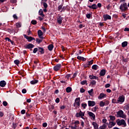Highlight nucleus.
I'll return each mask as SVG.
<instances>
[{
	"label": "nucleus",
	"mask_w": 129,
	"mask_h": 129,
	"mask_svg": "<svg viewBox=\"0 0 129 129\" xmlns=\"http://www.w3.org/2000/svg\"><path fill=\"white\" fill-rule=\"evenodd\" d=\"M128 42L127 41H124L123 42H122L121 45L122 48H125L127 46Z\"/></svg>",
	"instance_id": "obj_24"
},
{
	"label": "nucleus",
	"mask_w": 129,
	"mask_h": 129,
	"mask_svg": "<svg viewBox=\"0 0 129 129\" xmlns=\"http://www.w3.org/2000/svg\"><path fill=\"white\" fill-rule=\"evenodd\" d=\"M61 67H62L61 64L58 63L56 65H55L53 67V70L55 72H58V71H59L60 70V68H61Z\"/></svg>",
	"instance_id": "obj_5"
},
{
	"label": "nucleus",
	"mask_w": 129,
	"mask_h": 129,
	"mask_svg": "<svg viewBox=\"0 0 129 129\" xmlns=\"http://www.w3.org/2000/svg\"><path fill=\"white\" fill-rule=\"evenodd\" d=\"M43 7H44V8L47 9V7H48L47 3L44 2L43 3Z\"/></svg>",
	"instance_id": "obj_51"
},
{
	"label": "nucleus",
	"mask_w": 129,
	"mask_h": 129,
	"mask_svg": "<svg viewBox=\"0 0 129 129\" xmlns=\"http://www.w3.org/2000/svg\"><path fill=\"white\" fill-rule=\"evenodd\" d=\"M59 102H60L59 98H57L56 99H55V103H59Z\"/></svg>",
	"instance_id": "obj_59"
},
{
	"label": "nucleus",
	"mask_w": 129,
	"mask_h": 129,
	"mask_svg": "<svg viewBox=\"0 0 129 129\" xmlns=\"http://www.w3.org/2000/svg\"><path fill=\"white\" fill-rule=\"evenodd\" d=\"M119 9L120 10L121 12L125 13L128 10V8H127V3L125 2H123V3L120 4V7H119Z\"/></svg>",
	"instance_id": "obj_1"
},
{
	"label": "nucleus",
	"mask_w": 129,
	"mask_h": 129,
	"mask_svg": "<svg viewBox=\"0 0 129 129\" xmlns=\"http://www.w3.org/2000/svg\"><path fill=\"white\" fill-rule=\"evenodd\" d=\"M97 6V7H98V8H101V7L102 6V4H101V3H98Z\"/></svg>",
	"instance_id": "obj_63"
},
{
	"label": "nucleus",
	"mask_w": 129,
	"mask_h": 129,
	"mask_svg": "<svg viewBox=\"0 0 129 129\" xmlns=\"http://www.w3.org/2000/svg\"><path fill=\"white\" fill-rule=\"evenodd\" d=\"M85 91H86V90H85V89H83V88H81V89H80V92L81 93H84Z\"/></svg>",
	"instance_id": "obj_50"
},
{
	"label": "nucleus",
	"mask_w": 129,
	"mask_h": 129,
	"mask_svg": "<svg viewBox=\"0 0 129 129\" xmlns=\"http://www.w3.org/2000/svg\"><path fill=\"white\" fill-rule=\"evenodd\" d=\"M89 78H90V79L91 80L95 79V80H99V78L94 75H90V76H89Z\"/></svg>",
	"instance_id": "obj_19"
},
{
	"label": "nucleus",
	"mask_w": 129,
	"mask_h": 129,
	"mask_svg": "<svg viewBox=\"0 0 129 129\" xmlns=\"http://www.w3.org/2000/svg\"><path fill=\"white\" fill-rule=\"evenodd\" d=\"M37 33H38V37L42 36L43 35V32H42L41 30H38Z\"/></svg>",
	"instance_id": "obj_31"
},
{
	"label": "nucleus",
	"mask_w": 129,
	"mask_h": 129,
	"mask_svg": "<svg viewBox=\"0 0 129 129\" xmlns=\"http://www.w3.org/2000/svg\"><path fill=\"white\" fill-rule=\"evenodd\" d=\"M86 63L88 64L89 65L92 66L93 64V60L92 59V60L87 62Z\"/></svg>",
	"instance_id": "obj_47"
},
{
	"label": "nucleus",
	"mask_w": 129,
	"mask_h": 129,
	"mask_svg": "<svg viewBox=\"0 0 129 129\" xmlns=\"http://www.w3.org/2000/svg\"><path fill=\"white\" fill-rule=\"evenodd\" d=\"M72 88L70 87H68V88H66V92L67 93H70L72 92Z\"/></svg>",
	"instance_id": "obj_32"
},
{
	"label": "nucleus",
	"mask_w": 129,
	"mask_h": 129,
	"mask_svg": "<svg viewBox=\"0 0 129 129\" xmlns=\"http://www.w3.org/2000/svg\"><path fill=\"white\" fill-rule=\"evenodd\" d=\"M24 37L27 40H28V42H31L33 40H35V38L31 36H27L26 34L24 35Z\"/></svg>",
	"instance_id": "obj_9"
},
{
	"label": "nucleus",
	"mask_w": 129,
	"mask_h": 129,
	"mask_svg": "<svg viewBox=\"0 0 129 129\" xmlns=\"http://www.w3.org/2000/svg\"><path fill=\"white\" fill-rule=\"evenodd\" d=\"M8 102H7L6 101H3V106H8Z\"/></svg>",
	"instance_id": "obj_48"
},
{
	"label": "nucleus",
	"mask_w": 129,
	"mask_h": 129,
	"mask_svg": "<svg viewBox=\"0 0 129 129\" xmlns=\"http://www.w3.org/2000/svg\"><path fill=\"white\" fill-rule=\"evenodd\" d=\"M81 85H87L88 84L87 83V81L85 80V81H83L81 82Z\"/></svg>",
	"instance_id": "obj_43"
},
{
	"label": "nucleus",
	"mask_w": 129,
	"mask_h": 129,
	"mask_svg": "<svg viewBox=\"0 0 129 129\" xmlns=\"http://www.w3.org/2000/svg\"><path fill=\"white\" fill-rule=\"evenodd\" d=\"M92 125L94 126V129H98V124L95 122H92Z\"/></svg>",
	"instance_id": "obj_26"
},
{
	"label": "nucleus",
	"mask_w": 129,
	"mask_h": 129,
	"mask_svg": "<svg viewBox=\"0 0 129 129\" xmlns=\"http://www.w3.org/2000/svg\"><path fill=\"white\" fill-rule=\"evenodd\" d=\"M22 93H23V94H26L27 93V90L26 89H23L22 90Z\"/></svg>",
	"instance_id": "obj_58"
},
{
	"label": "nucleus",
	"mask_w": 129,
	"mask_h": 129,
	"mask_svg": "<svg viewBox=\"0 0 129 129\" xmlns=\"http://www.w3.org/2000/svg\"><path fill=\"white\" fill-rule=\"evenodd\" d=\"M8 32L9 33H14V35H15V33H17V31L16 30L15 28L14 29H8Z\"/></svg>",
	"instance_id": "obj_15"
},
{
	"label": "nucleus",
	"mask_w": 129,
	"mask_h": 129,
	"mask_svg": "<svg viewBox=\"0 0 129 129\" xmlns=\"http://www.w3.org/2000/svg\"><path fill=\"white\" fill-rule=\"evenodd\" d=\"M56 19L57 24H58L59 25H61L62 24V20H63L64 18L63 17H62L61 16L59 15L56 17Z\"/></svg>",
	"instance_id": "obj_6"
},
{
	"label": "nucleus",
	"mask_w": 129,
	"mask_h": 129,
	"mask_svg": "<svg viewBox=\"0 0 129 129\" xmlns=\"http://www.w3.org/2000/svg\"><path fill=\"white\" fill-rule=\"evenodd\" d=\"M38 82H39V81H38V80L34 79V80L31 81L30 84L31 85H35V84H37Z\"/></svg>",
	"instance_id": "obj_22"
},
{
	"label": "nucleus",
	"mask_w": 129,
	"mask_h": 129,
	"mask_svg": "<svg viewBox=\"0 0 129 129\" xmlns=\"http://www.w3.org/2000/svg\"><path fill=\"white\" fill-rule=\"evenodd\" d=\"M39 15L41 16L42 17H45V15L43 14V10L40 9L39 12H38Z\"/></svg>",
	"instance_id": "obj_27"
},
{
	"label": "nucleus",
	"mask_w": 129,
	"mask_h": 129,
	"mask_svg": "<svg viewBox=\"0 0 129 129\" xmlns=\"http://www.w3.org/2000/svg\"><path fill=\"white\" fill-rule=\"evenodd\" d=\"M111 103L114 104L120 103L117 100H116V99H112L111 100Z\"/></svg>",
	"instance_id": "obj_28"
},
{
	"label": "nucleus",
	"mask_w": 129,
	"mask_h": 129,
	"mask_svg": "<svg viewBox=\"0 0 129 129\" xmlns=\"http://www.w3.org/2000/svg\"><path fill=\"white\" fill-rule=\"evenodd\" d=\"M36 41L37 43L39 44H41V43L43 41V40H42V39L41 40L39 38H36Z\"/></svg>",
	"instance_id": "obj_38"
},
{
	"label": "nucleus",
	"mask_w": 129,
	"mask_h": 129,
	"mask_svg": "<svg viewBox=\"0 0 129 129\" xmlns=\"http://www.w3.org/2000/svg\"><path fill=\"white\" fill-rule=\"evenodd\" d=\"M38 52L40 53V54H44L45 53V50L43 47L38 46Z\"/></svg>",
	"instance_id": "obj_11"
},
{
	"label": "nucleus",
	"mask_w": 129,
	"mask_h": 129,
	"mask_svg": "<svg viewBox=\"0 0 129 129\" xmlns=\"http://www.w3.org/2000/svg\"><path fill=\"white\" fill-rule=\"evenodd\" d=\"M109 118H110V120L111 121H114L116 119L115 116H112V115H109Z\"/></svg>",
	"instance_id": "obj_36"
},
{
	"label": "nucleus",
	"mask_w": 129,
	"mask_h": 129,
	"mask_svg": "<svg viewBox=\"0 0 129 129\" xmlns=\"http://www.w3.org/2000/svg\"><path fill=\"white\" fill-rule=\"evenodd\" d=\"M124 126H126V123L125 122V120L123 119H122L121 120L119 121Z\"/></svg>",
	"instance_id": "obj_37"
},
{
	"label": "nucleus",
	"mask_w": 129,
	"mask_h": 129,
	"mask_svg": "<svg viewBox=\"0 0 129 129\" xmlns=\"http://www.w3.org/2000/svg\"><path fill=\"white\" fill-rule=\"evenodd\" d=\"M91 17V14H89L86 15V18L87 19H90Z\"/></svg>",
	"instance_id": "obj_52"
},
{
	"label": "nucleus",
	"mask_w": 129,
	"mask_h": 129,
	"mask_svg": "<svg viewBox=\"0 0 129 129\" xmlns=\"http://www.w3.org/2000/svg\"><path fill=\"white\" fill-rule=\"evenodd\" d=\"M20 122H18V123H12V128H13V129H16V128H17V125L19 124V123Z\"/></svg>",
	"instance_id": "obj_29"
},
{
	"label": "nucleus",
	"mask_w": 129,
	"mask_h": 129,
	"mask_svg": "<svg viewBox=\"0 0 129 129\" xmlns=\"http://www.w3.org/2000/svg\"><path fill=\"white\" fill-rule=\"evenodd\" d=\"M92 70L96 71L98 69H99V66H98L97 64H94L92 66Z\"/></svg>",
	"instance_id": "obj_25"
},
{
	"label": "nucleus",
	"mask_w": 129,
	"mask_h": 129,
	"mask_svg": "<svg viewBox=\"0 0 129 129\" xmlns=\"http://www.w3.org/2000/svg\"><path fill=\"white\" fill-rule=\"evenodd\" d=\"M62 8V5H60L58 6V7H57V11H60Z\"/></svg>",
	"instance_id": "obj_46"
},
{
	"label": "nucleus",
	"mask_w": 129,
	"mask_h": 129,
	"mask_svg": "<svg viewBox=\"0 0 129 129\" xmlns=\"http://www.w3.org/2000/svg\"><path fill=\"white\" fill-rule=\"evenodd\" d=\"M96 84H97V82H96V81L92 80V81L90 82V86L91 85L92 86H94L96 85Z\"/></svg>",
	"instance_id": "obj_30"
},
{
	"label": "nucleus",
	"mask_w": 129,
	"mask_h": 129,
	"mask_svg": "<svg viewBox=\"0 0 129 129\" xmlns=\"http://www.w3.org/2000/svg\"><path fill=\"white\" fill-rule=\"evenodd\" d=\"M97 109H99V107L97 106H95L92 108V112H96L97 111Z\"/></svg>",
	"instance_id": "obj_39"
},
{
	"label": "nucleus",
	"mask_w": 129,
	"mask_h": 129,
	"mask_svg": "<svg viewBox=\"0 0 129 129\" xmlns=\"http://www.w3.org/2000/svg\"><path fill=\"white\" fill-rule=\"evenodd\" d=\"M85 116V112H82L81 110L80 111L79 113H77L76 114V117H82Z\"/></svg>",
	"instance_id": "obj_8"
},
{
	"label": "nucleus",
	"mask_w": 129,
	"mask_h": 129,
	"mask_svg": "<svg viewBox=\"0 0 129 129\" xmlns=\"http://www.w3.org/2000/svg\"><path fill=\"white\" fill-rule=\"evenodd\" d=\"M48 50L49 51H52L53 50V48H54V45L52 44H49L48 45Z\"/></svg>",
	"instance_id": "obj_23"
},
{
	"label": "nucleus",
	"mask_w": 129,
	"mask_h": 129,
	"mask_svg": "<svg viewBox=\"0 0 129 129\" xmlns=\"http://www.w3.org/2000/svg\"><path fill=\"white\" fill-rule=\"evenodd\" d=\"M77 58L78 60H82L83 61H86V58L81 56H78Z\"/></svg>",
	"instance_id": "obj_20"
},
{
	"label": "nucleus",
	"mask_w": 129,
	"mask_h": 129,
	"mask_svg": "<svg viewBox=\"0 0 129 129\" xmlns=\"http://www.w3.org/2000/svg\"><path fill=\"white\" fill-rule=\"evenodd\" d=\"M13 18L15 20H17L18 19V17H17V15H16V14H14L13 15Z\"/></svg>",
	"instance_id": "obj_64"
},
{
	"label": "nucleus",
	"mask_w": 129,
	"mask_h": 129,
	"mask_svg": "<svg viewBox=\"0 0 129 129\" xmlns=\"http://www.w3.org/2000/svg\"><path fill=\"white\" fill-rule=\"evenodd\" d=\"M116 117H121L122 118H126V115L124 114L123 111L120 110L116 112Z\"/></svg>",
	"instance_id": "obj_3"
},
{
	"label": "nucleus",
	"mask_w": 129,
	"mask_h": 129,
	"mask_svg": "<svg viewBox=\"0 0 129 129\" xmlns=\"http://www.w3.org/2000/svg\"><path fill=\"white\" fill-rule=\"evenodd\" d=\"M87 7L92 10H97L98 7L97 5L93 4L92 6H87Z\"/></svg>",
	"instance_id": "obj_14"
},
{
	"label": "nucleus",
	"mask_w": 129,
	"mask_h": 129,
	"mask_svg": "<svg viewBox=\"0 0 129 129\" xmlns=\"http://www.w3.org/2000/svg\"><path fill=\"white\" fill-rule=\"evenodd\" d=\"M89 95H90V96H92L94 94L93 93V89H91L90 90H89L88 91Z\"/></svg>",
	"instance_id": "obj_33"
},
{
	"label": "nucleus",
	"mask_w": 129,
	"mask_h": 129,
	"mask_svg": "<svg viewBox=\"0 0 129 129\" xmlns=\"http://www.w3.org/2000/svg\"><path fill=\"white\" fill-rule=\"evenodd\" d=\"M117 100L120 103L124 102L125 101V96L122 95L119 96Z\"/></svg>",
	"instance_id": "obj_7"
},
{
	"label": "nucleus",
	"mask_w": 129,
	"mask_h": 129,
	"mask_svg": "<svg viewBox=\"0 0 129 129\" xmlns=\"http://www.w3.org/2000/svg\"><path fill=\"white\" fill-rule=\"evenodd\" d=\"M81 106L84 109H86L87 107V104L86 103H82Z\"/></svg>",
	"instance_id": "obj_35"
},
{
	"label": "nucleus",
	"mask_w": 129,
	"mask_h": 129,
	"mask_svg": "<svg viewBox=\"0 0 129 129\" xmlns=\"http://www.w3.org/2000/svg\"><path fill=\"white\" fill-rule=\"evenodd\" d=\"M110 87V84H106V85H105V88H108Z\"/></svg>",
	"instance_id": "obj_54"
},
{
	"label": "nucleus",
	"mask_w": 129,
	"mask_h": 129,
	"mask_svg": "<svg viewBox=\"0 0 129 129\" xmlns=\"http://www.w3.org/2000/svg\"><path fill=\"white\" fill-rule=\"evenodd\" d=\"M104 21H106L107 20H111V16L109 15L106 14L103 15Z\"/></svg>",
	"instance_id": "obj_12"
},
{
	"label": "nucleus",
	"mask_w": 129,
	"mask_h": 129,
	"mask_svg": "<svg viewBox=\"0 0 129 129\" xmlns=\"http://www.w3.org/2000/svg\"><path fill=\"white\" fill-rule=\"evenodd\" d=\"M87 114L90 116V117L93 118V120H95V115L92 112L87 111Z\"/></svg>",
	"instance_id": "obj_10"
},
{
	"label": "nucleus",
	"mask_w": 129,
	"mask_h": 129,
	"mask_svg": "<svg viewBox=\"0 0 129 129\" xmlns=\"http://www.w3.org/2000/svg\"><path fill=\"white\" fill-rule=\"evenodd\" d=\"M81 105V99L80 97H78L76 98L75 102L74 103V106L76 108H79Z\"/></svg>",
	"instance_id": "obj_2"
},
{
	"label": "nucleus",
	"mask_w": 129,
	"mask_h": 129,
	"mask_svg": "<svg viewBox=\"0 0 129 129\" xmlns=\"http://www.w3.org/2000/svg\"><path fill=\"white\" fill-rule=\"evenodd\" d=\"M116 125V123L114 122L113 121H109V125H108V128H111L112 127V126H114Z\"/></svg>",
	"instance_id": "obj_16"
},
{
	"label": "nucleus",
	"mask_w": 129,
	"mask_h": 129,
	"mask_svg": "<svg viewBox=\"0 0 129 129\" xmlns=\"http://www.w3.org/2000/svg\"><path fill=\"white\" fill-rule=\"evenodd\" d=\"M106 97V94H105L103 93H101L99 94V96H98V99H102V98Z\"/></svg>",
	"instance_id": "obj_18"
},
{
	"label": "nucleus",
	"mask_w": 129,
	"mask_h": 129,
	"mask_svg": "<svg viewBox=\"0 0 129 129\" xmlns=\"http://www.w3.org/2000/svg\"><path fill=\"white\" fill-rule=\"evenodd\" d=\"M31 24L34 25H35L37 24V21L34 20H33L31 21Z\"/></svg>",
	"instance_id": "obj_41"
},
{
	"label": "nucleus",
	"mask_w": 129,
	"mask_h": 129,
	"mask_svg": "<svg viewBox=\"0 0 129 129\" xmlns=\"http://www.w3.org/2000/svg\"><path fill=\"white\" fill-rule=\"evenodd\" d=\"M34 47V45L32 44L31 43H29L28 44H26L25 46H24V48L25 49H30V51L32 50V48Z\"/></svg>",
	"instance_id": "obj_4"
},
{
	"label": "nucleus",
	"mask_w": 129,
	"mask_h": 129,
	"mask_svg": "<svg viewBox=\"0 0 129 129\" xmlns=\"http://www.w3.org/2000/svg\"><path fill=\"white\" fill-rule=\"evenodd\" d=\"M47 126V123L46 122H44L42 123V126H43V127H46Z\"/></svg>",
	"instance_id": "obj_57"
},
{
	"label": "nucleus",
	"mask_w": 129,
	"mask_h": 129,
	"mask_svg": "<svg viewBox=\"0 0 129 129\" xmlns=\"http://www.w3.org/2000/svg\"><path fill=\"white\" fill-rule=\"evenodd\" d=\"M66 107V105H62V106L60 107V109L63 110V109H65Z\"/></svg>",
	"instance_id": "obj_60"
},
{
	"label": "nucleus",
	"mask_w": 129,
	"mask_h": 129,
	"mask_svg": "<svg viewBox=\"0 0 129 129\" xmlns=\"http://www.w3.org/2000/svg\"><path fill=\"white\" fill-rule=\"evenodd\" d=\"M124 109H125L126 110H129V104H127V105H125L124 106Z\"/></svg>",
	"instance_id": "obj_42"
},
{
	"label": "nucleus",
	"mask_w": 129,
	"mask_h": 129,
	"mask_svg": "<svg viewBox=\"0 0 129 129\" xmlns=\"http://www.w3.org/2000/svg\"><path fill=\"white\" fill-rule=\"evenodd\" d=\"M21 114H25L26 113V110L25 109H23L21 111Z\"/></svg>",
	"instance_id": "obj_56"
},
{
	"label": "nucleus",
	"mask_w": 129,
	"mask_h": 129,
	"mask_svg": "<svg viewBox=\"0 0 129 129\" xmlns=\"http://www.w3.org/2000/svg\"><path fill=\"white\" fill-rule=\"evenodd\" d=\"M106 71L105 70L103 69L101 70V72H100V76H104L105 75Z\"/></svg>",
	"instance_id": "obj_21"
},
{
	"label": "nucleus",
	"mask_w": 129,
	"mask_h": 129,
	"mask_svg": "<svg viewBox=\"0 0 129 129\" xmlns=\"http://www.w3.org/2000/svg\"><path fill=\"white\" fill-rule=\"evenodd\" d=\"M90 66H91V65L87 64L86 63L83 64V67H84V68H90Z\"/></svg>",
	"instance_id": "obj_40"
},
{
	"label": "nucleus",
	"mask_w": 129,
	"mask_h": 129,
	"mask_svg": "<svg viewBox=\"0 0 129 129\" xmlns=\"http://www.w3.org/2000/svg\"><path fill=\"white\" fill-rule=\"evenodd\" d=\"M16 27L20 28L21 27V24L17 23L16 24Z\"/></svg>",
	"instance_id": "obj_53"
},
{
	"label": "nucleus",
	"mask_w": 129,
	"mask_h": 129,
	"mask_svg": "<svg viewBox=\"0 0 129 129\" xmlns=\"http://www.w3.org/2000/svg\"><path fill=\"white\" fill-rule=\"evenodd\" d=\"M80 124L79 120H77L75 122H74V124L76 125H78Z\"/></svg>",
	"instance_id": "obj_62"
},
{
	"label": "nucleus",
	"mask_w": 129,
	"mask_h": 129,
	"mask_svg": "<svg viewBox=\"0 0 129 129\" xmlns=\"http://www.w3.org/2000/svg\"><path fill=\"white\" fill-rule=\"evenodd\" d=\"M14 64H15L16 66H18L20 64V61L18 59L14 60Z\"/></svg>",
	"instance_id": "obj_44"
},
{
	"label": "nucleus",
	"mask_w": 129,
	"mask_h": 129,
	"mask_svg": "<svg viewBox=\"0 0 129 129\" xmlns=\"http://www.w3.org/2000/svg\"><path fill=\"white\" fill-rule=\"evenodd\" d=\"M38 51V48H35L34 50H33V53H36Z\"/></svg>",
	"instance_id": "obj_49"
},
{
	"label": "nucleus",
	"mask_w": 129,
	"mask_h": 129,
	"mask_svg": "<svg viewBox=\"0 0 129 129\" xmlns=\"http://www.w3.org/2000/svg\"><path fill=\"white\" fill-rule=\"evenodd\" d=\"M10 2L12 3V4H15L17 3V0H11Z\"/></svg>",
	"instance_id": "obj_55"
},
{
	"label": "nucleus",
	"mask_w": 129,
	"mask_h": 129,
	"mask_svg": "<svg viewBox=\"0 0 129 129\" xmlns=\"http://www.w3.org/2000/svg\"><path fill=\"white\" fill-rule=\"evenodd\" d=\"M7 85V83L5 81H1L0 82V87H5Z\"/></svg>",
	"instance_id": "obj_17"
},
{
	"label": "nucleus",
	"mask_w": 129,
	"mask_h": 129,
	"mask_svg": "<svg viewBox=\"0 0 129 129\" xmlns=\"http://www.w3.org/2000/svg\"><path fill=\"white\" fill-rule=\"evenodd\" d=\"M96 105L95 102L94 101H88V106L93 107Z\"/></svg>",
	"instance_id": "obj_13"
},
{
	"label": "nucleus",
	"mask_w": 129,
	"mask_h": 129,
	"mask_svg": "<svg viewBox=\"0 0 129 129\" xmlns=\"http://www.w3.org/2000/svg\"><path fill=\"white\" fill-rule=\"evenodd\" d=\"M129 61V58L126 57L125 58H124L123 56H122V61L124 62H127Z\"/></svg>",
	"instance_id": "obj_34"
},
{
	"label": "nucleus",
	"mask_w": 129,
	"mask_h": 129,
	"mask_svg": "<svg viewBox=\"0 0 129 129\" xmlns=\"http://www.w3.org/2000/svg\"><path fill=\"white\" fill-rule=\"evenodd\" d=\"M41 29H42V30H43V33H45V32L46 31V29H45V28L44 27V26H42V27H41Z\"/></svg>",
	"instance_id": "obj_61"
},
{
	"label": "nucleus",
	"mask_w": 129,
	"mask_h": 129,
	"mask_svg": "<svg viewBox=\"0 0 129 129\" xmlns=\"http://www.w3.org/2000/svg\"><path fill=\"white\" fill-rule=\"evenodd\" d=\"M105 105V102H103V101H101L100 102V106L101 107H103Z\"/></svg>",
	"instance_id": "obj_45"
}]
</instances>
